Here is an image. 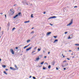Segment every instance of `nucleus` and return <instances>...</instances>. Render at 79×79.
Here are the masks:
<instances>
[{
    "mask_svg": "<svg viewBox=\"0 0 79 79\" xmlns=\"http://www.w3.org/2000/svg\"><path fill=\"white\" fill-rule=\"evenodd\" d=\"M23 3V4H25V5H30V6H32V4H30V2H26V1L24 0V2L23 1L22 2Z\"/></svg>",
    "mask_w": 79,
    "mask_h": 79,
    "instance_id": "f257e3e1",
    "label": "nucleus"
},
{
    "mask_svg": "<svg viewBox=\"0 0 79 79\" xmlns=\"http://www.w3.org/2000/svg\"><path fill=\"white\" fill-rule=\"evenodd\" d=\"M73 19H72L70 21V23H69V24H68L67 25V26H70V25H71V24H73Z\"/></svg>",
    "mask_w": 79,
    "mask_h": 79,
    "instance_id": "f03ea898",
    "label": "nucleus"
},
{
    "mask_svg": "<svg viewBox=\"0 0 79 79\" xmlns=\"http://www.w3.org/2000/svg\"><path fill=\"white\" fill-rule=\"evenodd\" d=\"M12 10V11H11L10 13V15H14V14L15 13V10H13V9H11Z\"/></svg>",
    "mask_w": 79,
    "mask_h": 79,
    "instance_id": "7ed1b4c3",
    "label": "nucleus"
},
{
    "mask_svg": "<svg viewBox=\"0 0 79 79\" xmlns=\"http://www.w3.org/2000/svg\"><path fill=\"white\" fill-rule=\"evenodd\" d=\"M56 18V16H53L50 17L48 19H53V18Z\"/></svg>",
    "mask_w": 79,
    "mask_h": 79,
    "instance_id": "20e7f679",
    "label": "nucleus"
},
{
    "mask_svg": "<svg viewBox=\"0 0 79 79\" xmlns=\"http://www.w3.org/2000/svg\"><path fill=\"white\" fill-rule=\"evenodd\" d=\"M10 51H11V52L12 53V54H13V55H14V54H15V52H14V51H13V49H11Z\"/></svg>",
    "mask_w": 79,
    "mask_h": 79,
    "instance_id": "39448f33",
    "label": "nucleus"
},
{
    "mask_svg": "<svg viewBox=\"0 0 79 79\" xmlns=\"http://www.w3.org/2000/svg\"><path fill=\"white\" fill-rule=\"evenodd\" d=\"M10 69H11L12 70H16V69H15L14 68L12 67H10Z\"/></svg>",
    "mask_w": 79,
    "mask_h": 79,
    "instance_id": "423d86ee",
    "label": "nucleus"
},
{
    "mask_svg": "<svg viewBox=\"0 0 79 79\" xmlns=\"http://www.w3.org/2000/svg\"><path fill=\"white\" fill-rule=\"evenodd\" d=\"M51 33H52L51 32H48L47 33V35H50V34Z\"/></svg>",
    "mask_w": 79,
    "mask_h": 79,
    "instance_id": "0eeeda50",
    "label": "nucleus"
},
{
    "mask_svg": "<svg viewBox=\"0 0 79 79\" xmlns=\"http://www.w3.org/2000/svg\"><path fill=\"white\" fill-rule=\"evenodd\" d=\"M18 15H16L15 16H14L13 17L14 19H15V18H17V17H18Z\"/></svg>",
    "mask_w": 79,
    "mask_h": 79,
    "instance_id": "6e6552de",
    "label": "nucleus"
},
{
    "mask_svg": "<svg viewBox=\"0 0 79 79\" xmlns=\"http://www.w3.org/2000/svg\"><path fill=\"white\" fill-rule=\"evenodd\" d=\"M15 68H16V69L17 70L18 69V67H17L16 65H15Z\"/></svg>",
    "mask_w": 79,
    "mask_h": 79,
    "instance_id": "1a4fd4ad",
    "label": "nucleus"
},
{
    "mask_svg": "<svg viewBox=\"0 0 79 79\" xmlns=\"http://www.w3.org/2000/svg\"><path fill=\"white\" fill-rule=\"evenodd\" d=\"M58 40H57V39L55 40L54 42H53V43H55L56 42H58Z\"/></svg>",
    "mask_w": 79,
    "mask_h": 79,
    "instance_id": "9d476101",
    "label": "nucleus"
},
{
    "mask_svg": "<svg viewBox=\"0 0 79 79\" xmlns=\"http://www.w3.org/2000/svg\"><path fill=\"white\" fill-rule=\"evenodd\" d=\"M30 22V21L29 20L28 21H26L25 22H24V23H29V22Z\"/></svg>",
    "mask_w": 79,
    "mask_h": 79,
    "instance_id": "9b49d317",
    "label": "nucleus"
},
{
    "mask_svg": "<svg viewBox=\"0 0 79 79\" xmlns=\"http://www.w3.org/2000/svg\"><path fill=\"white\" fill-rule=\"evenodd\" d=\"M55 62L53 61L52 63L53 66H54V65L55 64Z\"/></svg>",
    "mask_w": 79,
    "mask_h": 79,
    "instance_id": "f8f14e48",
    "label": "nucleus"
},
{
    "mask_svg": "<svg viewBox=\"0 0 79 79\" xmlns=\"http://www.w3.org/2000/svg\"><path fill=\"white\" fill-rule=\"evenodd\" d=\"M30 41H31V40H28L27 41V43H29Z\"/></svg>",
    "mask_w": 79,
    "mask_h": 79,
    "instance_id": "ddd939ff",
    "label": "nucleus"
},
{
    "mask_svg": "<svg viewBox=\"0 0 79 79\" xmlns=\"http://www.w3.org/2000/svg\"><path fill=\"white\" fill-rule=\"evenodd\" d=\"M39 60V57H38V58H36V60L37 61Z\"/></svg>",
    "mask_w": 79,
    "mask_h": 79,
    "instance_id": "4468645a",
    "label": "nucleus"
},
{
    "mask_svg": "<svg viewBox=\"0 0 79 79\" xmlns=\"http://www.w3.org/2000/svg\"><path fill=\"white\" fill-rule=\"evenodd\" d=\"M4 74H6V75H7V74H8V73H6V71H4Z\"/></svg>",
    "mask_w": 79,
    "mask_h": 79,
    "instance_id": "2eb2a0df",
    "label": "nucleus"
},
{
    "mask_svg": "<svg viewBox=\"0 0 79 79\" xmlns=\"http://www.w3.org/2000/svg\"><path fill=\"white\" fill-rule=\"evenodd\" d=\"M21 12H19L18 13V14H17L18 15V16H19V15H21Z\"/></svg>",
    "mask_w": 79,
    "mask_h": 79,
    "instance_id": "dca6fc26",
    "label": "nucleus"
},
{
    "mask_svg": "<svg viewBox=\"0 0 79 79\" xmlns=\"http://www.w3.org/2000/svg\"><path fill=\"white\" fill-rule=\"evenodd\" d=\"M50 68H51V65H49L48 66V68L49 69H50Z\"/></svg>",
    "mask_w": 79,
    "mask_h": 79,
    "instance_id": "f3484780",
    "label": "nucleus"
},
{
    "mask_svg": "<svg viewBox=\"0 0 79 79\" xmlns=\"http://www.w3.org/2000/svg\"><path fill=\"white\" fill-rule=\"evenodd\" d=\"M2 66L3 68H5L6 67V66L5 65H2Z\"/></svg>",
    "mask_w": 79,
    "mask_h": 79,
    "instance_id": "a211bd4d",
    "label": "nucleus"
},
{
    "mask_svg": "<svg viewBox=\"0 0 79 79\" xmlns=\"http://www.w3.org/2000/svg\"><path fill=\"white\" fill-rule=\"evenodd\" d=\"M38 52H40V48H38Z\"/></svg>",
    "mask_w": 79,
    "mask_h": 79,
    "instance_id": "6ab92c4d",
    "label": "nucleus"
},
{
    "mask_svg": "<svg viewBox=\"0 0 79 79\" xmlns=\"http://www.w3.org/2000/svg\"><path fill=\"white\" fill-rule=\"evenodd\" d=\"M62 67V68H64V67H65V65H61Z\"/></svg>",
    "mask_w": 79,
    "mask_h": 79,
    "instance_id": "aec40b11",
    "label": "nucleus"
},
{
    "mask_svg": "<svg viewBox=\"0 0 79 79\" xmlns=\"http://www.w3.org/2000/svg\"><path fill=\"white\" fill-rule=\"evenodd\" d=\"M43 69H44V70L45 69H47V68H46L45 67H43Z\"/></svg>",
    "mask_w": 79,
    "mask_h": 79,
    "instance_id": "412c9836",
    "label": "nucleus"
},
{
    "mask_svg": "<svg viewBox=\"0 0 79 79\" xmlns=\"http://www.w3.org/2000/svg\"><path fill=\"white\" fill-rule=\"evenodd\" d=\"M31 18H34V16H33V14L31 15Z\"/></svg>",
    "mask_w": 79,
    "mask_h": 79,
    "instance_id": "4be33fe9",
    "label": "nucleus"
},
{
    "mask_svg": "<svg viewBox=\"0 0 79 79\" xmlns=\"http://www.w3.org/2000/svg\"><path fill=\"white\" fill-rule=\"evenodd\" d=\"M35 51H32V52H31V54H32V53H35Z\"/></svg>",
    "mask_w": 79,
    "mask_h": 79,
    "instance_id": "5701e85b",
    "label": "nucleus"
},
{
    "mask_svg": "<svg viewBox=\"0 0 79 79\" xmlns=\"http://www.w3.org/2000/svg\"><path fill=\"white\" fill-rule=\"evenodd\" d=\"M27 47H28V46H25L24 48V49H25L26 48H27Z\"/></svg>",
    "mask_w": 79,
    "mask_h": 79,
    "instance_id": "b1692460",
    "label": "nucleus"
},
{
    "mask_svg": "<svg viewBox=\"0 0 79 79\" xmlns=\"http://www.w3.org/2000/svg\"><path fill=\"white\" fill-rule=\"evenodd\" d=\"M10 23H9L7 24V26L9 27V26H10Z\"/></svg>",
    "mask_w": 79,
    "mask_h": 79,
    "instance_id": "393cba45",
    "label": "nucleus"
},
{
    "mask_svg": "<svg viewBox=\"0 0 79 79\" xmlns=\"http://www.w3.org/2000/svg\"><path fill=\"white\" fill-rule=\"evenodd\" d=\"M44 62H43L41 63V64H44Z\"/></svg>",
    "mask_w": 79,
    "mask_h": 79,
    "instance_id": "a878e982",
    "label": "nucleus"
},
{
    "mask_svg": "<svg viewBox=\"0 0 79 79\" xmlns=\"http://www.w3.org/2000/svg\"><path fill=\"white\" fill-rule=\"evenodd\" d=\"M33 33H34V31H32L31 32V34H33Z\"/></svg>",
    "mask_w": 79,
    "mask_h": 79,
    "instance_id": "bb28decb",
    "label": "nucleus"
},
{
    "mask_svg": "<svg viewBox=\"0 0 79 79\" xmlns=\"http://www.w3.org/2000/svg\"><path fill=\"white\" fill-rule=\"evenodd\" d=\"M75 45H76V46L79 45V44H75Z\"/></svg>",
    "mask_w": 79,
    "mask_h": 79,
    "instance_id": "cd10ccee",
    "label": "nucleus"
},
{
    "mask_svg": "<svg viewBox=\"0 0 79 79\" xmlns=\"http://www.w3.org/2000/svg\"><path fill=\"white\" fill-rule=\"evenodd\" d=\"M37 47H36L35 48L34 50H36V49H37Z\"/></svg>",
    "mask_w": 79,
    "mask_h": 79,
    "instance_id": "c85d7f7f",
    "label": "nucleus"
},
{
    "mask_svg": "<svg viewBox=\"0 0 79 79\" xmlns=\"http://www.w3.org/2000/svg\"><path fill=\"white\" fill-rule=\"evenodd\" d=\"M29 48L26 49V51H29Z\"/></svg>",
    "mask_w": 79,
    "mask_h": 79,
    "instance_id": "c756f323",
    "label": "nucleus"
},
{
    "mask_svg": "<svg viewBox=\"0 0 79 79\" xmlns=\"http://www.w3.org/2000/svg\"><path fill=\"white\" fill-rule=\"evenodd\" d=\"M31 48H32L31 47H30L28 48V49H29V50H31Z\"/></svg>",
    "mask_w": 79,
    "mask_h": 79,
    "instance_id": "7c9ffc66",
    "label": "nucleus"
},
{
    "mask_svg": "<svg viewBox=\"0 0 79 79\" xmlns=\"http://www.w3.org/2000/svg\"><path fill=\"white\" fill-rule=\"evenodd\" d=\"M15 27H14L13 28L12 30V31H14V29H15Z\"/></svg>",
    "mask_w": 79,
    "mask_h": 79,
    "instance_id": "2f4dec72",
    "label": "nucleus"
},
{
    "mask_svg": "<svg viewBox=\"0 0 79 79\" xmlns=\"http://www.w3.org/2000/svg\"><path fill=\"white\" fill-rule=\"evenodd\" d=\"M54 38H56V37H57V36H54Z\"/></svg>",
    "mask_w": 79,
    "mask_h": 79,
    "instance_id": "473e14b6",
    "label": "nucleus"
},
{
    "mask_svg": "<svg viewBox=\"0 0 79 79\" xmlns=\"http://www.w3.org/2000/svg\"><path fill=\"white\" fill-rule=\"evenodd\" d=\"M71 38V37L70 36H69L68 37V39H69Z\"/></svg>",
    "mask_w": 79,
    "mask_h": 79,
    "instance_id": "72a5a7b5",
    "label": "nucleus"
},
{
    "mask_svg": "<svg viewBox=\"0 0 79 79\" xmlns=\"http://www.w3.org/2000/svg\"><path fill=\"white\" fill-rule=\"evenodd\" d=\"M66 64H67V66H68V63H67V64H65V66H66Z\"/></svg>",
    "mask_w": 79,
    "mask_h": 79,
    "instance_id": "f704fd0d",
    "label": "nucleus"
},
{
    "mask_svg": "<svg viewBox=\"0 0 79 79\" xmlns=\"http://www.w3.org/2000/svg\"><path fill=\"white\" fill-rule=\"evenodd\" d=\"M67 33H68V32H67V31L65 32V34H67Z\"/></svg>",
    "mask_w": 79,
    "mask_h": 79,
    "instance_id": "c9c22d12",
    "label": "nucleus"
},
{
    "mask_svg": "<svg viewBox=\"0 0 79 79\" xmlns=\"http://www.w3.org/2000/svg\"><path fill=\"white\" fill-rule=\"evenodd\" d=\"M56 70H58V67H56Z\"/></svg>",
    "mask_w": 79,
    "mask_h": 79,
    "instance_id": "e433bc0d",
    "label": "nucleus"
},
{
    "mask_svg": "<svg viewBox=\"0 0 79 79\" xmlns=\"http://www.w3.org/2000/svg\"><path fill=\"white\" fill-rule=\"evenodd\" d=\"M15 48H16V49H18V47H16Z\"/></svg>",
    "mask_w": 79,
    "mask_h": 79,
    "instance_id": "4c0bfd02",
    "label": "nucleus"
},
{
    "mask_svg": "<svg viewBox=\"0 0 79 79\" xmlns=\"http://www.w3.org/2000/svg\"><path fill=\"white\" fill-rule=\"evenodd\" d=\"M45 64H47V65H48V63L46 62L45 63Z\"/></svg>",
    "mask_w": 79,
    "mask_h": 79,
    "instance_id": "58836bf2",
    "label": "nucleus"
},
{
    "mask_svg": "<svg viewBox=\"0 0 79 79\" xmlns=\"http://www.w3.org/2000/svg\"><path fill=\"white\" fill-rule=\"evenodd\" d=\"M77 6H74V8H77Z\"/></svg>",
    "mask_w": 79,
    "mask_h": 79,
    "instance_id": "ea45409f",
    "label": "nucleus"
},
{
    "mask_svg": "<svg viewBox=\"0 0 79 79\" xmlns=\"http://www.w3.org/2000/svg\"><path fill=\"white\" fill-rule=\"evenodd\" d=\"M16 5H17V4H14V6H16Z\"/></svg>",
    "mask_w": 79,
    "mask_h": 79,
    "instance_id": "a19ab883",
    "label": "nucleus"
},
{
    "mask_svg": "<svg viewBox=\"0 0 79 79\" xmlns=\"http://www.w3.org/2000/svg\"><path fill=\"white\" fill-rule=\"evenodd\" d=\"M67 60H70V59L69 58H67Z\"/></svg>",
    "mask_w": 79,
    "mask_h": 79,
    "instance_id": "79ce46f5",
    "label": "nucleus"
},
{
    "mask_svg": "<svg viewBox=\"0 0 79 79\" xmlns=\"http://www.w3.org/2000/svg\"><path fill=\"white\" fill-rule=\"evenodd\" d=\"M5 70H6V71H8V69H5Z\"/></svg>",
    "mask_w": 79,
    "mask_h": 79,
    "instance_id": "37998d69",
    "label": "nucleus"
},
{
    "mask_svg": "<svg viewBox=\"0 0 79 79\" xmlns=\"http://www.w3.org/2000/svg\"><path fill=\"white\" fill-rule=\"evenodd\" d=\"M50 25H51V26H53V24H52L51 23H50Z\"/></svg>",
    "mask_w": 79,
    "mask_h": 79,
    "instance_id": "c03bdc74",
    "label": "nucleus"
},
{
    "mask_svg": "<svg viewBox=\"0 0 79 79\" xmlns=\"http://www.w3.org/2000/svg\"><path fill=\"white\" fill-rule=\"evenodd\" d=\"M63 62L64 63V62H66V60L64 61H63Z\"/></svg>",
    "mask_w": 79,
    "mask_h": 79,
    "instance_id": "a18cd8bd",
    "label": "nucleus"
},
{
    "mask_svg": "<svg viewBox=\"0 0 79 79\" xmlns=\"http://www.w3.org/2000/svg\"><path fill=\"white\" fill-rule=\"evenodd\" d=\"M2 35H3V31H2Z\"/></svg>",
    "mask_w": 79,
    "mask_h": 79,
    "instance_id": "49530a36",
    "label": "nucleus"
},
{
    "mask_svg": "<svg viewBox=\"0 0 79 79\" xmlns=\"http://www.w3.org/2000/svg\"><path fill=\"white\" fill-rule=\"evenodd\" d=\"M31 77H32V76H30L29 78H31Z\"/></svg>",
    "mask_w": 79,
    "mask_h": 79,
    "instance_id": "de8ad7c7",
    "label": "nucleus"
},
{
    "mask_svg": "<svg viewBox=\"0 0 79 79\" xmlns=\"http://www.w3.org/2000/svg\"><path fill=\"white\" fill-rule=\"evenodd\" d=\"M0 14L1 15H3V13H0Z\"/></svg>",
    "mask_w": 79,
    "mask_h": 79,
    "instance_id": "09e8293b",
    "label": "nucleus"
},
{
    "mask_svg": "<svg viewBox=\"0 0 79 79\" xmlns=\"http://www.w3.org/2000/svg\"><path fill=\"white\" fill-rule=\"evenodd\" d=\"M5 18H6V15H5Z\"/></svg>",
    "mask_w": 79,
    "mask_h": 79,
    "instance_id": "8fccbe9b",
    "label": "nucleus"
},
{
    "mask_svg": "<svg viewBox=\"0 0 79 79\" xmlns=\"http://www.w3.org/2000/svg\"><path fill=\"white\" fill-rule=\"evenodd\" d=\"M1 61H2V59L0 58V62H1Z\"/></svg>",
    "mask_w": 79,
    "mask_h": 79,
    "instance_id": "3c124183",
    "label": "nucleus"
},
{
    "mask_svg": "<svg viewBox=\"0 0 79 79\" xmlns=\"http://www.w3.org/2000/svg\"><path fill=\"white\" fill-rule=\"evenodd\" d=\"M64 70H66V68H64Z\"/></svg>",
    "mask_w": 79,
    "mask_h": 79,
    "instance_id": "603ef678",
    "label": "nucleus"
},
{
    "mask_svg": "<svg viewBox=\"0 0 79 79\" xmlns=\"http://www.w3.org/2000/svg\"><path fill=\"white\" fill-rule=\"evenodd\" d=\"M45 13H46V12H44V14H45Z\"/></svg>",
    "mask_w": 79,
    "mask_h": 79,
    "instance_id": "864d4df0",
    "label": "nucleus"
},
{
    "mask_svg": "<svg viewBox=\"0 0 79 79\" xmlns=\"http://www.w3.org/2000/svg\"><path fill=\"white\" fill-rule=\"evenodd\" d=\"M44 58H47V56H45L44 57Z\"/></svg>",
    "mask_w": 79,
    "mask_h": 79,
    "instance_id": "5fc2aeb1",
    "label": "nucleus"
},
{
    "mask_svg": "<svg viewBox=\"0 0 79 79\" xmlns=\"http://www.w3.org/2000/svg\"><path fill=\"white\" fill-rule=\"evenodd\" d=\"M30 45V44H29L28 46H28V47H29Z\"/></svg>",
    "mask_w": 79,
    "mask_h": 79,
    "instance_id": "6e6d98bb",
    "label": "nucleus"
},
{
    "mask_svg": "<svg viewBox=\"0 0 79 79\" xmlns=\"http://www.w3.org/2000/svg\"><path fill=\"white\" fill-rule=\"evenodd\" d=\"M50 53V52H48V54H49V53Z\"/></svg>",
    "mask_w": 79,
    "mask_h": 79,
    "instance_id": "4d7b16f0",
    "label": "nucleus"
},
{
    "mask_svg": "<svg viewBox=\"0 0 79 79\" xmlns=\"http://www.w3.org/2000/svg\"><path fill=\"white\" fill-rule=\"evenodd\" d=\"M36 53H35L33 54L32 55H35V54H36Z\"/></svg>",
    "mask_w": 79,
    "mask_h": 79,
    "instance_id": "13d9d810",
    "label": "nucleus"
},
{
    "mask_svg": "<svg viewBox=\"0 0 79 79\" xmlns=\"http://www.w3.org/2000/svg\"><path fill=\"white\" fill-rule=\"evenodd\" d=\"M10 12H11V11H12V10H11V9L10 10Z\"/></svg>",
    "mask_w": 79,
    "mask_h": 79,
    "instance_id": "bf43d9fd",
    "label": "nucleus"
},
{
    "mask_svg": "<svg viewBox=\"0 0 79 79\" xmlns=\"http://www.w3.org/2000/svg\"><path fill=\"white\" fill-rule=\"evenodd\" d=\"M65 56H63V58H64V57H65Z\"/></svg>",
    "mask_w": 79,
    "mask_h": 79,
    "instance_id": "052dcab7",
    "label": "nucleus"
},
{
    "mask_svg": "<svg viewBox=\"0 0 79 79\" xmlns=\"http://www.w3.org/2000/svg\"><path fill=\"white\" fill-rule=\"evenodd\" d=\"M68 52H71V50H70L69 51H68Z\"/></svg>",
    "mask_w": 79,
    "mask_h": 79,
    "instance_id": "680f3d73",
    "label": "nucleus"
},
{
    "mask_svg": "<svg viewBox=\"0 0 79 79\" xmlns=\"http://www.w3.org/2000/svg\"><path fill=\"white\" fill-rule=\"evenodd\" d=\"M77 49H78V50H79V47L77 48Z\"/></svg>",
    "mask_w": 79,
    "mask_h": 79,
    "instance_id": "e2e57ef3",
    "label": "nucleus"
},
{
    "mask_svg": "<svg viewBox=\"0 0 79 79\" xmlns=\"http://www.w3.org/2000/svg\"><path fill=\"white\" fill-rule=\"evenodd\" d=\"M34 29V27H32V28H31V29Z\"/></svg>",
    "mask_w": 79,
    "mask_h": 79,
    "instance_id": "0e129e2a",
    "label": "nucleus"
},
{
    "mask_svg": "<svg viewBox=\"0 0 79 79\" xmlns=\"http://www.w3.org/2000/svg\"><path fill=\"white\" fill-rule=\"evenodd\" d=\"M72 58H74V57L73 56V57H72Z\"/></svg>",
    "mask_w": 79,
    "mask_h": 79,
    "instance_id": "69168bd1",
    "label": "nucleus"
},
{
    "mask_svg": "<svg viewBox=\"0 0 79 79\" xmlns=\"http://www.w3.org/2000/svg\"><path fill=\"white\" fill-rule=\"evenodd\" d=\"M62 56H63V54H62Z\"/></svg>",
    "mask_w": 79,
    "mask_h": 79,
    "instance_id": "338daca9",
    "label": "nucleus"
},
{
    "mask_svg": "<svg viewBox=\"0 0 79 79\" xmlns=\"http://www.w3.org/2000/svg\"><path fill=\"white\" fill-rule=\"evenodd\" d=\"M0 29H1V27H0Z\"/></svg>",
    "mask_w": 79,
    "mask_h": 79,
    "instance_id": "774afa93",
    "label": "nucleus"
}]
</instances>
